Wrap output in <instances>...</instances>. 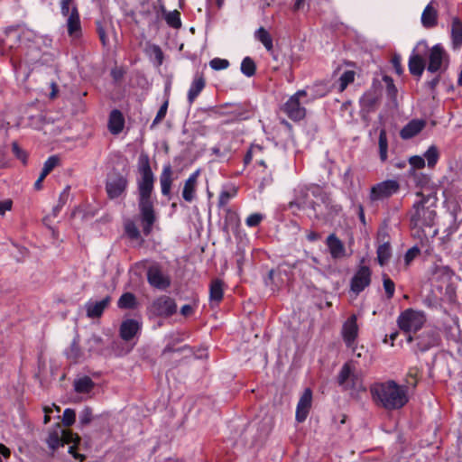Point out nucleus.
I'll return each instance as SVG.
<instances>
[{
	"label": "nucleus",
	"mask_w": 462,
	"mask_h": 462,
	"mask_svg": "<svg viewBox=\"0 0 462 462\" xmlns=\"http://www.w3.org/2000/svg\"><path fill=\"white\" fill-rule=\"evenodd\" d=\"M408 183L416 188L425 189L430 184V177L414 169H410L408 171Z\"/></svg>",
	"instance_id": "25"
},
{
	"label": "nucleus",
	"mask_w": 462,
	"mask_h": 462,
	"mask_svg": "<svg viewBox=\"0 0 462 462\" xmlns=\"http://www.w3.org/2000/svg\"><path fill=\"white\" fill-rule=\"evenodd\" d=\"M12 149L16 158L21 160L23 163H25L27 157L25 152L22 150L16 143H13Z\"/></svg>",
	"instance_id": "58"
},
{
	"label": "nucleus",
	"mask_w": 462,
	"mask_h": 462,
	"mask_svg": "<svg viewBox=\"0 0 462 462\" xmlns=\"http://www.w3.org/2000/svg\"><path fill=\"white\" fill-rule=\"evenodd\" d=\"M372 272L366 265H360L350 281V291L358 295L371 283Z\"/></svg>",
	"instance_id": "12"
},
{
	"label": "nucleus",
	"mask_w": 462,
	"mask_h": 462,
	"mask_svg": "<svg viewBox=\"0 0 462 462\" xmlns=\"http://www.w3.org/2000/svg\"><path fill=\"white\" fill-rule=\"evenodd\" d=\"M254 35L255 38L263 43L267 51H271L273 49V39L270 33L264 28L260 27L255 32Z\"/></svg>",
	"instance_id": "36"
},
{
	"label": "nucleus",
	"mask_w": 462,
	"mask_h": 462,
	"mask_svg": "<svg viewBox=\"0 0 462 462\" xmlns=\"http://www.w3.org/2000/svg\"><path fill=\"white\" fill-rule=\"evenodd\" d=\"M140 329V324L135 319H126L125 320L120 327V336L121 337L125 340L129 341L131 340L139 331Z\"/></svg>",
	"instance_id": "27"
},
{
	"label": "nucleus",
	"mask_w": 462,
	"mask_h": 462,
	"mask_svg": "<svg viewBox=\"0 0 462 462\" xmlns=\"http://www.w3.org/2000/svg\"><path fill=\"white\" fill-rule=\"evenodd\" d=\"M136 305L135 296L131 292L124 293L118 300L117 306L120 309H134Z\"/></svg>",
	"instance_id": "37"
},
{
	"label": "nucleus",
	"mask_w": 462,
	"mask_h": 462,
	"mask_svg": "<svg viewBox=\"0 0 462 462\" xmlns=\"http://www.w3.org/2000/svg\"><path fill=\"white\" fill-rule=\"evenodd\" d=\"M147 280L149 284L158 290H166L171 285V278L162 269L154 264L147 270Z\"/></svg>",
	"instance_id": "13"
},
{
	"label": "nucleus",
	"mask_w": 462,
	"mask_h": 462,
	"mask_svg": "<svg viewBox=\"0 0 462 462\" xmlns=\"http://www.w3.org/2000/svg\"><path fill=\"white\" fill-rule=\"evenodd\" d=\"M169 106V100L166 99L163 104L161 106L160 109L158 110L155 118L153 119L151 127L155 126L156 125L160 124L163 118L165 117L167 114V109Z\"/></svg>",
	"instance_id": "46"
},
{
	"label": "nucleus",
	"mask_w": 462,
	"mask_h": 462,
	"mask_svg": "<svg viewBox=\"0 0 462 462\" xmlns=\"http://www.w3.org/2000/svg\"><path fill=\"white\" fill-rule=\"evenodd\" d=\"M433 1L426 5L421 14V24L425 28H433L438 23V11L432 5Z\"/></svg>",
	"instance_id": "28"
},
{
	"label": "nucleus",
	"mask_w": 462,
	"mask_h": 462,
	"mask_svg": "<svg viewBox=\"0 0 462 462\" xmlns=\"http://www.w3.org/2000/svg\"><path fill=\"white\" fill-rule=\"evenodd\" d=\"M446 58L447 53L444 48L440 44L434 45L430 51L428 71L432 73L439 71Z\"/></svg>",
	"instance_id": "17"
},
{
	"label": "nucleus",
	"mask_w": 462,
	"mask_h": 462,
	"mask_svg": "<svg viewBox=\"0 0 462 462\" xmlns=\"http://www.w3.org/2000/svg\"><path fill=\"white\" fill-rule=\"evenodd\" d=\"M378 149L381 162H386L388 159V139L384 128L380 129L378 137Z\"/></svg>",
	"instance_id": "33"
},
{
	"label": "nucleus",
	"mask_w": 462,
	"mask_h": 462,
	"mask_svg": "<svg viewBox=\"0 0 462 462\" xmlns=\"http://www.w3.org/2000/svg\"><path fill=\"white\" fill-rule=\"evenodd\" d=\"M355 79V72L352 70L345 71L339 78V91H344L346 87Z\"/></svg>",
	"instance_id": "43"
},
{
	"label": "nucleus",
	"mask_w": 462,
	"mask_h": 462,
	"mask_svg": "<svg viewBox=\"0 0 462 462\" xmlns=\"http://www.w3.org/2000/svg\"><path fill=\"white\" fill-rule=\"evenodd\" d=\"M206 86V81L203 76L196 75L191 82L188 91V102L191 105L198 96L201 93Z\"/></svg>",
	"instance_id": "30"
},
{
	"label": "nucleus",
	"mask_w": 462,
	"mask_h": 462,
	"mask_svg": "<svg viewBox=\"0 0 462 462\" xmlns=\"http://www.w3.org/2000/svg\"><path fill=\"white\" fill-rule=\"evenodd\" d=\"M319 203L321 204L322 208H323V210L325 212L321 217H324L327 214H330V213L337 214L342 209V208L339 205H332L330 200H329L328 207H326V205L322 204L321 202H319Z\"/></svg>",
	"instance_id": "57"
},
{
	"label": "nucleus",
	"mask_w": 462,
	"mask_h": 462,
	"mask_svg": "<svg viewBox=\"0 0 462 462\" xmlns=\"http://www.w3.org/2000/svg\"><path fill=\"white\" fill-rule=\"evenodd\" d=\"M409 162L411 164V169H414L416 171L422 169L425 166V159L418 155L411 156Z\"/></svg>",
	"instance_id": "53"
},
{
	"label": "nucleus",
	"mask_w": 462,
	"mask_h": 462,
	"mask_svg": "<svg viewBox=\"0 0 462 462\" xmlns=\"http://www.w3.org/2000/svg\"><path fill=\"white\" fill-rule=\"evenodd\" d=\"M102 338L97 335H92L88 340V344L89 345V351H95L101 345Z\"/></svg>",
	"instance_id": "55"
},
{
	"label": "nucleus",
	"mask_w": 462,
	"mask_h": 462,
	"mask_svg": "<svg viewBox=\"0 0 462 462\" xmlns=\"http://www.w3.org/2000/svg\"><path fill=\"white\" fill-rule=\"evenodd\" d=\"M73 386L78 393H88L93 390L95 383L90 377L82 376L74 381Z\"/></svg>",
	"instance_id": "32"
},
{
	"label": "nucleus",
	"mask_w": 462,
	"mask_h": 462,
	"mask_svg": "<svg viewBox=\"0 0 462 462\" xmlns=\"http://www.w3.org/2000/svg\"><path fill=\"white\" fill-rule=\"evenodd\" d=\"M450 38L453 49H460L462 46V21L457 16L451 19Z\"/></svg>",
	"instance_id": "24"
},
{
	"label": "nucleus",
	"mask_w": 462,
	"mask_h": 462,
	"mask_svg": "<svg viewBox=\"0 0 462 462\" xmlns=\"http://www.w3.org/2000/svg\"><path fill=\"white\" fill-rule=\"evenodd\" d=\"M164 19L167 24L172 28H180L181 26L180 14L177 10L167 12Z\"/></svg>",
	"instance_id": "40"
},
{
	"label": "nucleus",
	"mask_w": 462,
	"mask_h": 462,
	"mask_svg": "<svg viewBox=\"0 0 462 462\" xmlns=\"http://www.w3.org/2000/svg\"><path fill=\"white\" fill-rule=\"evenodd\" d=\"M172 169L170 163L166 164L162 168V171L160 176V184L162 188V193L164 196H168L171 193V183H172Z\"/></svg>",
	"instance_id": "31"
},
{
	"label": "nucleus",
	"mask_w": 462,
	"mask_h": 462,
	"mask_svg": "<svg viewBox=\"0 0 462 462\" xmlns=\"http://www.w3.org/2000/svg\"><path fill=\"white\" fill-rule=\"evenodd\" d=\"M439 157V150L435 145H431L424 153V159L427 160L428 166L432 168L436 165Z\"/></svg>",
	"instance_id": "41"
},
{
	"label": "nucleus",
	"mask_w": 462,
	"mask_h": 462,
	"mask_svg": "<svg viewBox=\"0 0 462 462\" xmlns=\"http://www.w3.org/2000/svg\"><path fill=\"white\" fill-rule=\"evenodd\" d=\"M69 196V187L67 186L63 191L60 194L58 204L62 208L67 203Z\"/></svg>",
	"instance_id": "60"
},
{
	"label": "nucleus",
	"mask_w": 462,
	"mask_h": 462,
	"mask_svg": "<svg viewBox=\"0 0 462 462\" xmlns=\"http://www.w3.org/2000/svg\"><path fill=\"white\" fill-rule=\"evenodd\" d=\"M79 423L81 425H87L90 423L92 420V411L88 407H85L79 413Z\"/></svg>",
	"instance_id": "52"
},
{
	"label": "nucleus",
	"mask_w": 462,
	"mask_h": 462,
	"mask_svg": "<svg viewBox=\"0 0 462 462\" xmlns=\"http://www.w3.org/2000/svg\"><path fill=\"white\" fill-rule=\"evenodd\" d=\"M152 54L154 55L155 59L157 60L158 63L161 65L162 63L163 60V53L161 50V48L158 45H153L152 47Z\"/></svg>",
	"instance_id": "63"
},
{
	"label": "nucleus",
	"mask_w": 462,
	"mask_h": 462,
	"mask_svg": "<svg viewBox=\"0 0 462 462\" xmlns=\"http://www.w3.org/2000/svg\"><path fill=\"white\" fill-rule=\"evenodd\" d=\"M65 354L69 359L74 362H78L82 357L78 337L73 339L69 347L66 349Z\"/></svg>",
	"instance_id": "35"
},
{
	"label": "nucleus",
	"mask_w": 462,
	"mask_h": 462,
	"mask_svg": "<svg viewBox=\"0 0 462 462\" xmlns=\"http://www.w3.org/2000/svg\"><path fill=\"white\" fill-rule=\"evenodd\" d=\"M307 91H308L307 99L309 100V102H311L317 98L322 97L326 96V94L328 93L326 87L322 84L316 85L313 88H309Z\"/></svg>",
	"instance_id": "39"
},
{
	"label": "nucleus",
	"mask_w": 462,
	"mask_h": 462,
	"mask_svg": "<svg viewBox=\"0 0 462 462\" xmlns=\"http://www.w3.org/2000/svg\"><path fill=\"white\" fill-rule=\"evenodd\" d=\"M110 302V297H106L99 301H88L85 308L88 318H99Z\"/></svg>",
	"instance_id": "26"
},
{
	"label": "nucleus",
	"mask_w": 462,
	"mask_h": 462,
	"mask_svg": "<svg viewBox=\"0 0 462 462\" xmlns=\"http://www.w3.org/2000/svg\"><path fill=\"white\" fill-rule=\"evenodd\" d=\"M97 30L99 36V39L104 46H106L108 43V38L106 36V31L101 25L100 22L97 23Z\"/></svg>",
	"instance_id": "59"
},
{
	"label": "nucleus",
	"mask_w": 462,
	"mask_h": 462,
	"mask_svg": "<svg viewBox=\"0 0 462 462\" xmlns=\"http://www.w3.org/2000/svg\"><path fill=\"white\" fill-rule=\"evenodd\" d=\"M359 103L362 116L365 117L368 114L376 109L378 97L374 92H366L361 97Z\"/></svg>",
	"instance_id": "23"
},
{
	"label": "nucleus",
	"mask_w": 462,
	"mask_h": 462,
	"mask_svg": "<svg viewBox=\"0 0 462 462\" xmlns=\"http://www.w3.org/2000/svg\"><path fill=\"white\" fill-rule=\"evenodd\" d=\"M72 0H60V11L63 16H67V29L70 37L78 38L80 34L81 26L78 9L73 6L70 10Z\"/></svg>",
	"instance_id": "8"
},
{
	"label": "nucleus",
	"mask_w": 462,
	"mask_h": 462,
	"mask_svg": "<svg viewBox=\"0 0 462 462\" xmlns=\"http://www.w3.org/2000/svg\"><path fill=\"white\" fill-rule=\"evenodd\" d=\"M428 51L426 42L421 41L418 42L417 46L412 51L409 59V69L411 74L420 77L425 69V60L423 55Z\"/></svg>",
	"instance_id": "11"
},
{
	"label": "nucleus",
	"mask_w": 462,
	"mask_h": 462,
	"mask_svg": "<svg viewBox=\"0 0 462 462\" xmlns=\"http://www.w3.org/2000/svg\"><path fill=\"white\" fill-rule=\"evenodd\" d=\"M383 289L385 291L388 299L393 298L395 291L394 282L386 275H383Z\"/></svg>",
	"instance_id": "50"
},
{
	"label": "nucleus",
	"mask_w": 462,
	"mask_h": 462,
	"mask_svg": "<svg viewBox=\"0 0 462 462\" xmlns=\"http://www.w3.org/2000/svg\"><path fill=\"white\" fill-rule=\"evenodd\" d=\"M439 340V333L436 329H430L419 337L418 345L421 351H427L430 347L438 346Z\"/></svg>",
	"instance_id": "21"
},
{
	"label": "nucleus",
	"mask_w": 462,
	"mask_h": 462,
	"mask_svg": "<svg viewBox=\"0 0 462 462\" xmlns=\"http://www.w3.org/2000/svg\"><path fill=\"white\" fill-rule=\"evenodd\" d=\"M326 243L333 259H340L346 256L345 245L335 234L329 235Z\"/></svg>",
	"instance_id": "22"
},
{
	"label": "nucleus",
	"mask_w": 462,
	"mask_h": 462,
	"mask_svg": "<svg viewBox=\"0 0 462 462\" xmlns=\"http://www.w3.org/2000/svg\"><path fill=\"white\" fill-rule=\"evenodd\" d=\"M124 125L125 118L123 114L117 109L112 110L108 120V129L110 133L113 134H118L122 132Z\"/></svg>",
	"instance_id": "29"
},
{
	"label": "nucleus",
	"mask_w": 462,
	"mask_h": 462,
	"mask_svg": "<svg viewBox=\"0 0 462 462\" xmlns=\"http://www.w3.org/2000/svg\"><path fill=\"white\" fill-rule=\"evenodd\" d=\"M12 208V201L10 199H5L0 201V215H5V213L10 210Z\"/></svg>",
	"instance_id": "64"
},
{
	"label": "nucleus",
	"mask_w": 462,
	"mask_h": 462,
	"mask_svg": "<svg viewBox=\"0 0 462 462\" xmlns=\"http://www.w3.org/2000/svg\"><path fill=\"white\" fill-rule=\"evenodd\" d=\"M370 391L375 403L388 411L401 409L409 401L407 387L393 380L376 383L371 386Z\"/></svg>",
	"instance_id": "2"
},
{
	"label": "nucleus",
	"mask_w": 462,
	"mask_h": 462,
	"mask_svg": "<svg viewBox=\"0 0 462 462\" xmlns=\"http://www.w3.org/2000/svg\"><path fill=\"white\" fill-rule=\"evenodd\" d=\"M79 440V439L77 435L63 429L58 424L57 427L49 433L47 444L49 448L53 450L60 447H63L65 444H71L68 448V452L75 458H80L82 460L84 457L75 452L77 442Z\"/></svg>",
	"instance_id": "5"
},
{
	"label": "nucleus",
	"mask_w": 462,
	"mask_h": 462,
	"mask_svg": "<svg viewBox=\"0 0 462 462\" xmlns=\"http://www.w3.org/2000/svg\"><path fill=\"white\" fill-rule=\"evenodd\" d=\"M263 219V215L260 213H254L247 217L245 219V224L249 227H255L261 223Z\"/></svg>",
	"instance_id": "51"
},
{
	"label": "nucleus",
	"mask_w": 462,
	"mask_h": 462,
	"mask_svg": "<svg viewBox=\"0 0 462 462\" xmlns=\"http://www.w3.org/2000/svg\"><path fill=\"white\" fill-rule=\"evenodd\" d=\"M326 207L329 205L328 194L319 185L300 186L297 189L294 200L291 201L289 207H296L298 209H311L315 217H321L325 213L321 204Z\"/></svg>",
	"instance_id": "3"
},
{
	"label": "nucleus",
	"mask_w": 462,
	"mask_h": 462,
	"mask_svg": "<svg viewBox=\"0 0 462 462\" xmlns=\"http://www.w3.org/2000/svg\"><path fill=\"white\" fill-rule=\"evenodd\" d=\"M357 317L352 314L343 324L341 335L346 347L354 346L358 336Z\"/></svg>",
	"instance_id": "15"
},
{
	"label": "nucleus",
	"mask_w": 462,
	"mask_h": 462,
	"mask_svg": "<svg viewBox=\"0 0 462 462\" xmlns=\"http://www.w3.org/2000/svg\"><path fill=\"white\" fill-rule=\"evenodd\" d=\"M337 382L345 390H365L361 378L355 374L350 364H345L337 376Z\"/></svg>",
	"instance_id": "9"
},
{
	"label": "nucleus",
	"mask_w": 462,
	"mask_h": 462,
	"mask_svg": "<svg viewBox=\"0 0 462 462\" xmlns=\"http://www.w3.org/2000/svg\"><path fill=\"white\" fill-rule=\"evenodd\" d=\"M307 89L298 90L283 105L282 110L288 117L293 121H300L306 116L305 104L310 103L307 99Z\"/></svg>",
	"instance_id": "6"
},
{
	"label": "nucleus",
	"mask_w": 462,
	"mask_h": 462,
	"mask_svg": "<svg viewBox=\"0 0 462 462\" xmlns=\"http://www.w3.org/2000/svg\"><path fill=\"white\" fill-rule=\"evenodd\" d=\"M236 194V189H232V190H222L219 194V197H218V206L219 207H224L226 206L228 201L233 198L235 197V195Z\"/></svg>",
	"instance_id": "49"
},
{
	"label": "nucleus",
	"mask_w": 462,
	"mask_h": 462,
	"mask_svg": "<svg viewBox=\"0 0 462 462\" xmlns=\"http://www.w3.org/2000/svg\"><path fill=\"white\" fill-rule=\"evenodd\" d=\"M391 256L390 245L383 244L377 248V259L381 265H383Z\"/></svg>",
	"instance_id": "42"
},
{
	"label": "nucleus",
	"mask_w": 462,
	"mask_h": 462,
	"mask_svg": "<svg viewBox=\"0 0 462 462\" xmlns=\"http://www.w3.org/2000/svg\"><path fill=\"white\" fill-rule=\"evenodd\" d=\"M311 402L312 392L310 388H307L304 390L297 404L295 417L298 422H303L307 419L311 407Z\"/></svg>",
	"instance_id": "16"
},
{
	"label": "nucleus",
	"mask_w": 462,
	"mask_h": 462,
	"mask_svg": "<svg viewBox=\"0 0 462 462\" xmlns=\"http://www.w3.org/2000/svg\"><path fill=\"white\" fill-rule=\"evenodd\" d=\"M420 254V249L417 246H413L410 248L405 255H404V262L407 265H409L415 257H417Z\"/></svg>",
	"instance_id": "54"
},
{
	"label": "nucleus",
	"mask_w": 462,
	"mask_h": 462,
	"mask_svg": "<svg viewBox=\"0 0 462 462\" xmlns=\"http://www.w3.org/2000/svg\"><path fill=\"white\" fill-rule=\"evenodd\" d=\"M223 298V282L220 280H214L209 287V300L211 302L218 303Z\"/></svg>",
	"instance_id": "34"
},
{
	"label": "nucleus",
	"mask_w": 462,
	"mask_h": 462,
	"mask_svg": "<svg viewBox=\"0 0 462 462\" xmlns=\"http://www.w3.org/2000/svg\"><path fill=\"white\" fill-rule=\"evenodd\" d=\"M59 158L57 156L49 157L43 164L40 176L45 179L46 176L57 166Z\"/></svg>",
	"instance_id": "44"
},
{
	"label": "nucleus",
	"mask_w": 462,
	"mask_h": 462,
	"mask_svg": "<svg viewBox=\"0 0 462 462\" xmlns=\"http://www.w3.org/2000/svg\"><path fill=\"white\" fill-rule=\"evenodd\" d=\"M240 69L245 76L250 78L255 74L256 65L253 59L250 57H245L241 62Z\"/></svg>",
	"instance_id": "38"
},
{
	"label": "nucleus",
	"mask_w": 462,
	"mask_h": 462,
	"mask_svg": "<svg viewBox=\"0 0 462 462\" xmlns=\"http://www.w3.org/2000/svg\"><path fill=\"white\" fill-rule=\"evenodd\" d=\"M75 420H76V413H75L74 410L69 409V408L65 409L63 411V414H62V423L65 426L69 427L72 424H74Z\"/></svg>",
	"instance_id": "48"
},
{
	"label": "nucleus",
	"mask_w": 462,
	"mask_h": 462,
	"mask_svg": "<svg viewBox=\"0 0 462 462\" xmlns=\"http://www.w3.org/2000/svg\"><path fill=\"white\" fill-rule=\"evenodd\" d=\"M140 171L142 178L138 181V206L143 232L145 236H148L152 232L156 220L153 200L152 199L154 177L148 162L141 167Z\"/></svg>",
	"instance_id": "1"
},
{
	"label": "nucleus",
	"mask_w": 462,
	"mask_h": 462,
	"mask_svg": "<svg viewBox=\"0 0 462 462\" xmlns=\"http://www.w3.org/2000/svg\"><path fill=\"white\" fill-rule=\"evenodd\" d=\"M426 126L423 119H412L400 131V136L403 140L411 139L420 134Z\"/></svg>",
	"instance_id": "18"
},
{
	"label": "nucleus",
	"mask_w": 462,
	"mask_h": 462,
	"mask_svg": "<svg viewBox=\"0 0 462 462\" xmlns=\"http://www.w3.org/2000/svg\"><path fill=\"white\" fill-rule=\"evenodd\" d=\"M152 312L161 317H170L177 311L175 300L169 296H161L152 305Z\"/></svg>",
	"instance_id": "14"
},
{
	"label": "nucleus",
	"mask_w": 462,
	"mask_h": 462,
	"mask_svg": "<svg viewBox=\"0 0 462 462\" xmlns=\"http://www.w3.org/2000/svg\"><path fill=\"white\" fill-rule=\"evenodd\" d=\"M399 189L400 185L398 181L394 180H387L377 183L371 188L369 195L370 200L374 202L386 199L397 193Z\"/></svg>",
	"instance_id": "10"
},
{
	"label": "nucleus",
	"mask_w": 462,
	"mask_h": 462,
	"mask_svg": "<svg viewBox=\"0 0 462 462\" xmlns=\"http://www.w3.org/2000/svg\"><path fill=\"white\" fill-rule=\"evenodd\" d=\"M419 200L415 201L411 211V225L412 227L423 228L432 226L436 219L437 198L432 193L424 195L416 192Z\"/></svg>",
	"instance_id": "4"
},
{
	"label": "nucleus",
	"mask_w": 462,
	"mask_h": 462,
	"mask_svg": "<svg viewBox=\"0 0 462 462\" xmlns=\"http://www.w3.org/2000/svg\"><path fill=\"white\" fill-rule=\"evenodd\" d=\"M392 64L393 69H395V72L398 75H401L402 73V69L401 65V56L400 55H394L392 59Z\"/></svg>",
	"instance_id": "61"
},
{
	"label": "nucleus",
	"mask_w": 462,
	"mask_h": 462,
	"mask_svg": "<svg viewBox=\"0 0 462 462\" xmlns=\"http://www.w3.org/2000/svg\"><path fill=\"white\" fill-rule=\"evenodd\" d=\"M352 350L353 356L356 358L366 357L368 352L364 348V346H358L356 343L354 346L349 347Z\"/></svg>",
	"instance_id": "56"
},
{
	"label": "nucleus",
	"mask_w": 462,
	"mask_h": 462,
	"mask_svg": "<svg viewBox=\"0 0 462 462\" xmlns=\"http://www.w3.org/2000/svg\"><path fill=\"white\" fill-rule=\"evenodd\" d=\"M417 375H418V369L416 367L410 368L408 372V377H410L411 380L407 379V383L410 384H412L413 386L417 383Z\"/></svg>",
	"instance_id": "62"
},
{
	"label": "nucleus",
	"mask_w": 462,
	"mask_h": 462,
	"mask_svg": "<svg viewBox=\"0 0 462 462\" xmlns=\"http://www.w3.org/2000/svg\"><path fill=\"white\" fill-rule=\"evenodd\" d=\"M209 66L215 70L226 69L229 67V61L226 59L214 58L209 61Z\"/></svg>",
	"instance_id": "47"
},
{
	"label": "nucleus",
	"mask_w": 462,
	"mask_h": 462,
	"mask_svg": "<svg viewBox=\"0 0 462 462\" xmlns=\"http://www.w3.org/2000/svg\"><path fill=\"white\" fill-rule=\"evenodd\" d=\"M200 171L197 170L189 175L184 183L182 198L187 202H191L196 197V187Z\"/></svg>",
	"instance_id": "20"
},
{
	"label": "nucleus",
	"mask_w": 462,
	"mask_h": 462,
	"mask_svg": "<svg viewBox=\"0 0 462 462\" xmlns=\"http://www.w3.org/2000/svg\"><path fill=\"white\" fill-rule=\"evenodd\" d=\"M125 234L132 239H138L140 237V231L133 221H127L125 224Z\"/></svg>",
	"instance_id": "45"
},
{
	"label": "nucleus",
	"mask_w": 462,
	"mask_h": 462,
	"mask_svg": "<svg viewBox=\"0 0 462 462\" xmlns=\"http://www.w3.org/2000/svg\"><path fill=\"white\" fill-rule=\"evenodd\" d=\"M426 321L422 311L408 309L402 311L398 317L399 328L405 333H415L420 330Z\"/></svg>",
	"instance_id": "7"
},
{
	"label": "nucleus",
	"mask_w": 462,
	"mask_h": 462,
	"mask_svg": "<svg viewBox=\"0 0 462 462\" xmlns=\"http://www.w3.org/2000/svg\"><path fill=\"white\" fill-rule=\"evenodd\" d=\"M127 180L122 176L111 178L106 182V192L111 199L118 198L125 189Z\"/></svg>",
	"instance_id": "19"
}]
</instances>
